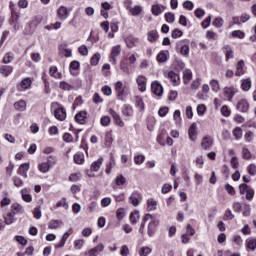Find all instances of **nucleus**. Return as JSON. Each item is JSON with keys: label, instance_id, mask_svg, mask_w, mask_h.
I'll use <instances>...</instances> for the list:
<instances>
[{"label": "nucleus", "instance_id": "39", "mask_svg": "<svg viewBox=\"0 0 256 256\" xmlns=\"http://www.w3.org/2000/svg\"><path fill=\"white\" fill-rule=\"evenodd\" d=\"M141 11H143V8L141 6H134L133 8L130 9V13L134 17L141 15Z\"/></svg>", "mask_w": 256, "mask_h": 256}, {"label": "nucleus", "instance_id": "25", "mask_svg": "<svg viewBox=\"0 0 256 256\" xmlns=\"http://www.w3.org/2000/svg\"><path fill=\"white\" fill-rule=\"evenodd\" d=\"M163 11H165V6H163V5L157 4V5L152 6V13L156 17H158V15H161V13H163Z\"/></svg>", "mask_w": 256, "mask_h": 256}, {"label": "nucleus", "instance_id": "61", "mask_svg": "<svg viewBox=\"0 0 256 256\" xmlns=\"http://www.w3.org/2000/svg\"><path fill=\"white\" fill-rule=\"evenodd\" d=\"M189 51H190L189 45H183V46H181V48H180V53H181L182 55H184L185 57H187V56L189 55Z\"/></svg>", "mask_w": 256, "mask_h": 256}, {"label": "nucleus", "instance_id": "32", "mask_svg": "<svg viewBox=\"0 0 256 256\" xmlns=\"http://www.w3.org/2000/svg\"><path fill=\"white\" fill-rule=\"evenodd\" d=\"M148 206H147V211H155L157 210V201L155 199L150 198L148 199Z\"/></svg>", "mask_w": 256, "mask_h": 256}, {"label": "nucleus", "instance_id": "15", "mask_svg": "<svg viewBox=\"0 0 256 256\" xmlns=\"http://www.w3.org/2000/svg\"><path fill=\"white\" fill-rule=\"evenodd\" d=\"M57 15L59 19H61V21H65V19L69 17V10L67 9V7L61 6L57 11Z\"/></svg>", "mask_w": 256, "mask_h": 256}, {"label": "nucleus", "instance_id": "44", "mask_svg": "<svg viewBox=\"0 0 256 256\" xmlns=\"http://www.w3.org/2000/svg\"><path fill=\"white\" fill-rule=\"evenodd\" d=\"M173 119L176 123V125H181V111L175 110L173 114Z\"/></svg>", "mask_w": 256, "mask_h": 256}, {"label": "nucleus", "instance_id": "9", "mask_svg": "<svg viewBox=\"0 0 256 256\" xmlns=\"http://www.w3.org/2000/svg\"><path fill=\"white\" fill-rule=\"evenodd\" d=\"M201 147L205 151H208V149H211L213 147V138L211 136H206L201 141Z\"/></svg>", "mask_w": 256, "mask_h": 256}, {"label": "nucleus", "instance_id": "33", "mask_svg": "<svg viewBox=\"0 0 256 256\" xmlns=\"http://www.w3.org/2000/svg\"><path fill=\"white\" fill-rule=\"evenodd\" d=\"M14 217H15V212H9L7 216L4 217L5 225H11L13 221H15Z\"/></svg>", "mask_w": 256, "mask_h": 256}, {"label": "nucleus", "instance_id": "34", "mask_svg": "<svg viewBox=\"0 0 256 256\" xmlns=\"http://www.w3.org/2000/svg\"><path fill=\"white\" fill-rule=\"evenodd\" d=\"M63 224V222L61 220H51L48 223V229H57L59 228L61 225Z\"/></svg>", "mask_w": 256, "mask_h": 256}, {"label": "nucleus", "instance_id": "35", "mask_svg": "<svg viewBox=\"0 0 256 256\" xmlns=\"http://www.w3.org/2000/svg\"><path fill=\"white\" fill-rule=\"evenodd\" d=\"M59 88L62 89V91H71L73 89V85L67 83L66 81H61Z\"/></svg>", "mask_w": 256, "mask_h": 256}, {"label": "nucleus", "instance_id": "7", "mask_svg": "<svg viewBox=\"0 0 256 256\" xmlns=\"http://www.w3.org/2000/svg\"><path fill=\"white\" fill-rule=\"evenodd\" d=\"M109 113L114 119V122L116 123V125H118V127H125V122L123 121V118H121V115H119V113H117L113 109H110Z\"/></svg>", "mask_w": 256, "mask_h": 256}, {"label": "nucleus", "instance_id": "22", "mask_svg": "<svg viewBox=\"0 0 256 256\" xmlns=\"http://www.w3.org/2000/svg\"><path fill=\"white\" fill-rule=\"evenodd\" d=\"M11 73H13V67L5 65L0 66V75H3L4 77H9Z\"/></svg>", "mask_w": 256, "mask_h": 256}, {"label": "nucleus", "instance_id": "24", "mask_svg": "<svg viewBox=\"0 0 256 256\" xmlns=\"http://www.w3.org/2000/svg\"><path fill=\"white\" fill-rule=\"evenodd\" d=\"M14 108L16 111H25L27 109V102L25 100H19L14 103Z\"/></svg>", "mask_w": 256, "mask_h": 256}, {"label": "nucleus", "instance_id": "31", "mask_svg": "<svg viewBox=\"0 0 256 256\" xmlns=\"http://www.w3.org/2000/svg\"><path fill=\"white\" fill-rule=\"evenodd\" d=\"M114 181L117 187H121V185H125V183H127V179L125 178V176H123V174L117 176Z\"/></svg>", "mask_w": 256, "mask_h": 256}, {"label": "nucleus", "instance_id": "30", "mask_svg": "<svg viewBox=\"0 0 256 256\" xmlns=\"http://www.w3.org/2000/svg\"><path fill=\"white\" fill-rule=\"evenodd\" d=\"M223 51L226 55L227 61H229V59H233V48H231V46L229 45L224 46Z\"/></svg>", "mask_w": 256, "mask_h": 256}, {"label": "nucleus", "instance_id": "13", "mask_svg": "<svg viewBox=\"0 0 256 256\" xmlns=\"http://www.w3.org/2000/svg\"><path fill=\"white\" fill-rule=\"evenodd\" d=\"M236 109L241 113H247V111H249V102L244 99L240 100L236 105Z\"/></svg>", "mask_w": 256, "mask_h": 256}, {"label": "nucleus", "instance_id": "20", "mask_svg": "<svg viewBox=\"0 0 256 256\" xmlns=\"http://www.w3.org/2000/svg\"><path fill=\"white\" fill-rule=\"evenodd\" d=\"M85 119H87L86 111H81L75 116V121H77V123H80V125H85Z\"/></svg>", "mask_w": 256, "mask_h": 256}, {"label": "nucleus", "instance_id": "10", "mask_svg": "<svg viewBox=\"0 0 256 256\" xmlns=\"http://www.w3.org/2000/svg\"><path fill=\"white\" fill-rule=\"evenodd\" d=\"M235 93H237V88L233 86L224 88V95L226 99H228L229 101H233V97H235Z\"/></svg>", "mask_w": 256, "mask_h": 256}, {"label": "nucleus", "instance_id": "2", "mask_svg": "<svg viewBox=\"0 0 256 256\" xmlns=\"http://www.w3.org/2000/svg\"><path fill=\"white\" fill-rule=\"evenodd\" d=\"M136 83L138 85V90L141 91V93H145V91H147V77L138 75L136 77Z\"/></svg>", "mask_w": 256, "mask_h": 256}, {"label": "nucleus", "instance_id": "56", "mask_svg": "<svg viewBox=\"0 0 256 256\" xmlns=\"http://www.w3.org/2000/svg\"><path fill=\"white\" fill-rule=\"evenodd\" d=\"M232 37H237L238 39H243L245 37V33L241 30H235L231 33Z\"/></svg>", "mask_w": 256, "mask_h": 256}, {"label": "nucleus", "instance_id": "37", "mask_svg": "<svg viewBox=\"0 0 256 256\" xmlns=\"http://www.w3.org/2000/svg\"><path fill=\"white\" fill-rule=\"evenodd\" d=\"M110 162L106 166V173L109 175L111 173V169L115 167V158L113 157V154H110Z\"/></svg>", "mask_w": 256, "mask_h": 256}, {"label": "nucleus", "instance_id": "62", "mask_svg": "<svg viewBox=\"0 0 256 256\" xmlns=\"http://www.w3.org/2000/svg\"><path fill=\"white\" fill-rule=\"evenodd\" d=\"M214 27L220 28L223 27V18L218 17L213 21Z\"/></svg>", "mask_w": 256, "mask_h": 256}, {"label": "nucleus", "instance_id": "29", "mask_svg": "<svg viewBox=\"0 0 256 256\" xmlns=\"http://www.w3.org/2000/svg\"><path fill=\"white\" fill-rule=\"evenodd\" d=\"M246 249H250L251 251H255V249H256V239L255 238H248L246 240Z\"/></svg>", "mask_w": 256, "mask_h": 256}, {"label": "nucleus", "instance_id": "1", "mask_svg": "<svg viewBox=\"0 0 256 256\" xmlns=\"http://www.w3.org/2000/svg\"><path fill=\"white\" fill-rule=\"evenodd\" d=\"M115 91L117 93V98L119 101H125L127 94L125 93V88H123V82L118 81L115 83Z\"/></svg>", "mask_w": 256, "mask_h": 256}, {"label": "nucleus", "instance_id": "26", "mask_svg": "<svg viewBox=\"0 0 256 256\" xmlns=\"http://www.w3.org/2000/svg\"><path fill=\"white\" fill-rule=\"evenodd\" d=\"M188 135H189L191 141H195V137L197 135V124L196 123H193L190 126L189 131H188Z\"/></svg>", "mask_w": 256, "mask_h": 256}, {"label": "nucleus", "instance_id": "40", "mask_svg": "<svg viewBox=\"0 0 256 256\" xmlns=\"http://www.w3.org/2000/svg\"><path fill=\"white\" fill-rule=\"evenodd\" d=\"M38 169L41 171V173H47L49 169H51V166L49 163H41L38 165Z\"/></svg>", "mask_w": 256, "mask_h": 256}, {"label": "nucleus", "instance_id": "49", "mask_svg": "<svg viewBox=\"0 0 256 256\" xmlns=\"http://www.w3.org/2000/svg\"><path fill=\"white\" fill-rule=\"evenodd\" d=\"M235 215H233V212L231 209H227L225 214H224V221H231V219H234Z\"/></svg>", "mask_w": 256, "mask_h": 256}, {"label": "nucleus", "instance_id": "36", "mask_svg": "<svg viewBox=\"0 0 256 256\" xmlns=\"http://www.w3.org/2000/svg\"><path fill=\"white\" fill-rule=\"evenodd\" d=\"M157 37H159V35L157 34V30H151L150 32H148V41H150V43H154V41H157Z\"/></svg>", "mask_w": 256, "mask_h": 256}, {"label": "nucleus", "instance_id": "4", "mask_svg": "<svg viewBox=\"0 0 256 256\" xmlns=\"http://www.w3.org/2000/svg\"><path fill=\"white\" fill-rule=\"evenodd\" d=\"M121 55V45H116L112 48L111 54H110V62L113 63V65H117V57Z\"/></svg>", "mask_w": 256, "mask_h": 256}, {"label": "nucleus", "instance_id": "18", "mask_svg": "<svg viewBox=\"0 0 256 256\" xmlns=\"http://www.w3.org/2000/svg\"><path fill=\"white\" fill-rule=\"evenodd\" d=\"M105 249V246L103 244H98L96 247L89 250L88 255L89 256H97L101 251Z\"/></svg>", "mask_w": 256, "mask_h": 256}, {"label": "nucleus", "instance_id": "11", "mask_svg": "<svg viewBox=\"0 0 256 256\" xmlns=\"http://www.w3.org/2000/svg\"><path fill=\"white\" fill-rule=\"evenodd\" d=\"M151 89L154 95H157L158 97L163 95V86H161L159 82H152Z\"/></svg>", "mask_w": 256, "mask_h": 256}, {"label": "nucleus", "instance_id": "42", "mask_svg": "<svg viewBox=\"0 0 256 256\" xmlns=\"http://www.w3.org/2000/svg\"><path fill=\"white\" fill-rule=\"evenodd\" d=\"M120 69L123 73H125L126 75H129V64H127L126 61L120 62Z\"/></svg>", "mask_w": 256, "mask_h": 256}, {"label": "nucleus", "instance_id": "3", "mask_svg": "<svg viewBox=\"0 0 256 256\" xmlns=\"http://www.w3.org/2000/svg\"><path fill=\"white\" fill-rule=\"evenodd\" d=\"M143 200V196H141V193L139 191H134L129 197V202L134 206V207H139V204Z\"/></svg>", "mask_w": 256, "mask_h": 256}, {"label": "nucleus", "instance_id": "64", "mask_svg": "<svg viewBox=\"0 0 256 256\" xmlns=\"http://www.w3.org/2000/svg\"><path fill=\"white\" fill-rule=\"evenodd\" d=\"M151 248L149 247H142L140 250V256H147L149 253H151Z\"/></svg>", "mask_w": 256, "mask_h": 256}, {"label": "nucleus", "instance_id": "58", "mask_svg": "<svg viewBox=\"0 0 256 256\" xmlns=\"http://www.w3.org/2000/svg\"><path fill=\"white\" fill-rule=\"evenodd\" d=\"M206 111H207V107L205 106V104H199L197 106V113H198V115H205Z\"/></svg>", "mask_w": 256, "mask_h": 256}, {"label": "nucleus", "instance_id": "63", "mask_svg": "<svg viewBox=\"0 0 256 256\" xmlns=\"http://www.w3.org/2000/svg\"><path fill=\"white\" fill-rule=\"evenodd\" d=\"M33 215H34V218L35 219H41V207H36L34 210H33Z\"/></svg>", "mask_w": 256, "mask_h": 256}, {"label": "nucleus", "instance_id": "5", "mask_svg": "<svg viewBox=\"0 0 256 256\" xmlns=\"http://www.w3.org/2000/svg\"><path fill=\"white\" fill-rule=\"evenodd\" d=\"M31 85H33V80L31 78H24L17 86V89L18 91H27V89H31Z\"/></svg>", "mask_w": 256, "mask_h": 256}, {"label": "nucleus", "instance_id": "17", "mask_svg": "<svg viewBox=\"0 0 256 256\" xmlns=\"http://www.w3.org/2000/svg\"><path fill=\"white\" fill-rule=\"evenodd\" d=\"M122 115L124 117H133V107L129 104H125L122 106Z\"/></svg>", "mask_w": 256, "mask_h": 256}, {"label": "nucleus", "instance_id": "8", "mask_svg": "<svg viewBox=\"0 0 256 256\" xmlns=\"http://www.w3.org/2000/svg\"><path fill=\"white\" fill-rule=\"evenodd\" d=\"M158 225H159V220H152L149 222L147 227L148 237H153L155 235V231H157Z\"/></svg>", "mask_w": 256, "mask_h": 256}, {"label": "nucleus", "instance_id": "48", "mask_svg": "<svg viewBox=\"0 0 256 256\" xmlns=\"http://www.w3.org/2000/svg\"><path fill=\"white\" fill-rule=\"evenodd\" d=\"M137 221H139V212H132L130 214V223H132V225H135L137 224Z\"/></svg>", "mask_w": 256, "mask_h": 256}, {"label": "nucleus", "instance_id": "43", "mask_svg": "<svg viewBox=\"0 0 256 256\" xmlns=\"http://www.w3.org/2000/svg\"><path fill=\"white\" fill-rule=\"evenodd\" d=\"M74 162L77 163V165H83V163L85 162V158L82 154H75Z\"/></svg>", "mask_w": 256, "mask_h": 256}, {"label": "nucleus", "instance_id": "52", "mask_svg": "<svg viewBox=\"0 0 256 256\" xmlns=\"http://www.w3.org/2000/svg\"><path fill=\"white\" fill-rule=\"evenodd\" d=\"M183 36V31L175 28L172 33H171V37L172 39H178V37H182Z\"/></svg>", "mask_w": 256, "mask_h": 256}, {"label": "nucleus", "instance_id": "41", "mask_svg": "<svg viewBox=\"0 0 256 256\" xmlns=\"http://www.w3.org/2000/svg\"><path fill=\"white\" fill-rule=\"evenodd\" d=\"M210 85H211L212 91H215L216 93L221 89V86L219 85V81L217 80H211Z\"/></svg>", "mask_w": 256, "mask_h": 256}, {"label": "nucleus", "instance_id": "59", "mask_svg": "<svg viewBox=\"0 0 256 256\" xmlns=\"http://www.w3.org/2000/svg\"><path fill=\"white\" fill-rule=\"evenodd\" d=\"M165 20L167 21V23H174L175 22V14L166 13L165 14Z\"/></svg>", "mask_w": 256, "mask_h": 256}, {"label": "nucleus", "instance_id": "57", "mask_svg": "<svg viewBox=\"0 0 256 256\" xmlns=\"http://www.w3.org/2000/svg\"><path fill=\"white\" fill-rule=\"evenodd\" d=\"M233 135L235 139H241L243 137V130H241V128H236L233 130Z\"/></svg>", "mask_w": 256, "mask_h": 256}, {"label": "nucleus", "instance_id": "38", "mask_svg": "<svg viewBox=\"0 0 256 256\" xmlns=\"http://www.w3.org/2000/svg\"><path fill=\"white\" fill-rule=\"evenodd\" d=\"M135 105L141 111L145 109V104L143 103V98H141V96H136Z\"/></svg>", "mask_w": 256, "mask_h": 256}, {"label": "nucleus", "instance_id": "19", "mask_svg": "<svg viewBox=\"0 0 256 256\" xmlns=\"http://www.w3.org/2000/svg\"><path fill=\"white\" fill-rule=\"evenodd\" d=\"M251 78H245L241 80V89L242 91H251Z\"/></svg>", "mask_w": 256, "mask_h": 256}, {"label": "nucleus", "instance_id": "23", "mask_svg": "<svg viewBox=\"0 0 256 256\" xmlns=\"http://www.w3.org/2000/svg\"><path fill=\"white\" fill-rule=\"evenodd\" d=\"M21 15L15 11V9H11V18L9 19V24L13 25L15 23H18L19 18Z\"/></svg>", "mask_w": 256, "mask_h": 256}, {"label": "nucleus", "instance_id": "45", "mask_svg": "<svg viewBox=\"0 0 256 256\" xmlns=\"http://www.w3.org/2000/svg\"><path fill=\"white\" fill-rule=\"evenodd\" d=\"M242 157L243 159H247V160L253 159V155L247 148H242Z\"/></svg>", "mask_w": 256, "mask_h": 256}, {"label": "nucleus", "instance_id": "14", "mask_svg": "<svg viewBox=\"0 0 256 256\" xmlns=\"http://www.w3.org/2000/svg\"><path fill=\"white\" fill-rule=\"evenodd\" d=\"M245 62L243 60H240L236 65V71L235 76L241 77V75H245Z\"/></svg>", "mask_w": 256, "mask_h": 256}, {"label": "nucleus", "instance_id": "60", "mask_svg": "<svg viewBox=\"0 0 256 256\" xmlns=\"http://www.w3.org/2000/svg\"><path fill=\"white\" fill-rule=\"evenodd\" d=\"M14 239L17 241V243H20V245H27V239H25L23 236H15Z\"/></svg>", "mask_w": 256, "mask_h": 256}, {"label": "nucleus", "instance_id": "54", "mask_svg": "<svg viewBox=\"0 0 256 256\" xmlns=\"http://www.w3.org/2000/svg\"><path fill=\"white\" fill-rule=\"evenodd\" d=\"M100 123L103 127H108L111 123V118L109 116H103L100 120Z\"/></svg>", "mask_w": 256, "mask_h": 256}, {"label": "nucleus", "instance_id": "21", "mask_svg": "<svg viewBox=\"0 0 256 256\" xmlns=\"http://www.w3.org/2000/svg\"><path fill=\"white\" fill-rule=\"evenodd\" d=\"M102 165H103V157H100V158H98V160L94 161L91 164L90 169H92V171L97 173L99 171V169H101Z\"/></svg>", "mask_w": 256, "mask_h": 256}, {"label": "nucleus", "instance_id": "50", "mask_svg": "<svg viewBox=\"0 0 256 256\" xmlns=\"http://www.w3.org/2000/svg\"><path fill=\"white\" fill-rule=\"evenodd\" d=\"M11 61H13V53L9 52L3 57L2 63L7 65L11 63Z\"/></svg>", "mask_w": 256, "mask_h": 256}, {"label": "nucleus", "instance_id": "16", "mask_svg": "<svg viewBox=\"0 0 256 256\" xmlns=\"http://www.w3.org/2000/svg\"><path fill=\"white\" fill-rule=\"evenodd\" d=\"M29 169H30V164L24 163V164L20 165L17 173H18V175H21L22 177H24V179H27V171H29Z\"/></svg>", "mask_w": 256, "mask_h": 256}, {"label": "nucleus", "instance_id": "55", "mask_svg": "<svg viewBox=\"0 0 256 256\" xmlns=\"http://www.w3.org/2000/svg\"><path fill=\"white\" fill-rule=\"evenodd\" d=\"M158 63H165L167 61V54L165 52H160L157 56Z\"/></svg>", "mask_w": 256, "mask_h": 256}, {"label": "nucleus", "instance_id": "27", "mask_svg": "<svg viewBox=\"0 0 256 256\" xmlns=\"http://www.w3.org/2000/svg\"><path fill=\"white\" fill-rule=\"evenodd\" d=\"M125 43L129 49H133V47L137 44V38L128 36L125 38Z\"/></svg>", "mask_w": 256, "mask_h": 256}, {"label": "nucleus", "instance_id": "6", "mask_svg": "<svg viewBox=\"0 0 256 256\" xmlns=\"http://www.w3.org/2000/svg\"><path fill=\"white\" fill-rule=\"evenodd\" d=\"M54 116L58 121H65V119H67V111H65V108H63V106H59L54 111Z\"/></svg>", "mask_w": 256, "mask_h": 256}, {"label": "nucleus", "instance_id": "51", "mask_svg": "<svg viewBox=\"0 0 256 256\" xmlns=\"http://www.w3.org/2000/svg\"><path fill=\"white\" fill-rule=\"evenodd\" d=\"M249 185H247L246 183H242L239 185V193L240 195H245V193H247V191L249 190Z\"/></svg>", "mask_w": 256, "mask_h": 256}, {"label": "nucleus", "instance_id": "28", "mask_svg": "<svg viewBox=\"0 0 256 256\" xmlns=\"http://www.w3.org/2000/svg\"><path fill=\"white\" fill-rule=\"evenodd\" d=\"M191 79H193V72H191V70L186 69L183 72V82L185 83V85H187V83H189V81H191Z\"/></svg>", "mask_w": 256, "mask_h": 256}, {"label": "nucleus", "instance_id": "53", "mask_svg": "<svg viewBox=\"0 0 256 256\" xmlns=\"http://www.w3.org/2000/svg\"><path fill=\"white\" fill-rule=\"evenodd\" d=\"M253 197H255V190H253V188L250 187L246 191V199L247 201H251Z\"/></svg>", "mask_w": 256, "mask_h": 256}, {"label": "nucleus", "instance_id": "47", "mask_svg": "<svg viewBox=\"0 0 256 256\" xmlns=\"http://www.w3.org/2000/svg\"><path fill=\"white\" fill-rule=\"evenodd\" d=\"M100 59H101V54L99 53L94 54L90 60L91 65H94V66L98 65Z\"/></svg>", "mask_w": 256, "mask_h": 256}, {"label": "nucleus", "instance_id": "46", "mask_svg": "<svg viewBox=\"0 0 256 256\" xmlns=\"http://www.w3.org/2000/svg\"><path fill=\"white\" fill-rule=\"evenodd\" d=\"M134 163L136 165H143L145 163V155H137L134 157Z\"/></svg>", "mask_w": 256, "mask_h": 256}, {"label": "nucleus", "instance_id": "12", "mask_svg": "<svg viewBox=\"0 0 256 256\" xmlns=\"http://www.w3.org/2000/svg\"><path fill=\"white\" fill-rule=\"evenodd\" d=\"M165 77L170 79L173 85H179V82L181 81L179 74L175 73L174 71H169L167 74H165Z\"/></svg>", "mask_w": 256, "mask_h": 256}]
</instances>
